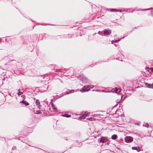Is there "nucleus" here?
I'll return each mask as SVG.
<instances>
[{"label": "nucleus", "mask_w": 153, "mask_h": 153, "mask_svg": "<svg viewBox=\"0 0 153 153\" xmlns=\"http://www.w3.org/2000/svg\"><path fill=\"white\" fill-rule=\"evenodd\" d=\"M136 150H137V151L138 152H139L140 150V147L138 146L136 147Z\"/></svg>", "instance_id": "nucleus-15"}, {"label": "nucleus", "mask_w": 153, "mask_h": 153, "mask_svg": "<svg viewBox=\"0 0 153 153\" xmlns=\"http://www.w3.org/2000/svg\"><path fill=\"white\" fill-rule=\"evenodd\" d=\"M37 111V112H36L37 114H40V111Z\"/></svg>", "instance_id": "nucleus-26"}, {"label": "nucleus", "mask_w": 153, "mask_h": 153, "mask_svg": "<svg viewBox=\"0 0 153 153\" xmlns=\"http://www.w3.org/2000/svg\"><path fill=\"white\" fill-rule=\"evenodd\" d=\"M22 103L23 104L25 105V106L28 105H29V104L27 102H26L24 100H23L22 101H21L20 102V103Z\"/></svg>", "instance_id": "nucleus-11"}, {"label": "nucleus", "mask_w": 153, "mask_h": 153, "mask_svg": "<svg viewBox=\"0 0 153 153\" xmlns=\"http://www.w3.org/2000/svg\"><path fill=\"white\" fill-rule=\"evenodd\" d=\"M111 33V31L109 30H104V34L105 36Z\"/></svg>", "instance_id": "nucleus-5"}, {"label": "nucleus", "mask_w": 153, "mask_h": 153, "mask_svg": "<svg viewBox=\"0 0 153 153\" xmlns=\"http://www.w3.org/2000/svg\"><path fill=\"white\" fill-rule=\"evenodd\" d=\"M151 69H152V70H151L152 71H153V68H152Z\"/></svg>", "instance_id": "nucleus-27"}, {"label": "nucleus", "mask_w": 153, "mask_h": 153, "mask_svg": "<svg viewBox=\"0 0 153 153\" xmlns=\"http://www.w3.org/2000/svg\"><path fill=\"white\" fill-rule=\"evenodd\" d=\"M117 105V104H116V105H115V106H114V107H113V108H114V107H116V106Z\"/></svg>", "instance_id": "nucleus-29"}, {"label": "nucleus", "mask_w": 153, "mask_h": 153, "mask_svg": "<svg viewBox=\"0 0 153 153\" xmlns=\"http://www.w3.org/2000/svg\"><path fill=\"white\" fill-rule=\"evenodd\" d=\"M125 98V96H124L123 95L121 96V99H123V100H124Z\"/></svg>", "instance_id": "nucleus-21"}, {"label": "nucleus", "mask_w": 153, "mask_h": 153, "mask_svg": "<svg viewBox=\"0 0 153 153\" xmlns=\"http://www.w3.org/2000/svg\"><path fill=\"white\" fill-rule=\"evenodd\" d=\"M110 11L113 12H121L122 11V10H117L116 9H111Z\"/></svg>", "instance_id": "nucleus-14"}, {"label": "nucleus", "mask_w": 153, "mask_h": 153, "mask_svg": "<svg viewBox=\"0 0 153 153\" xmlns=\"http://www.w3.org/2000/svg\"><path fill=\"white\" fill-rule=\"evenodd\" d=\"M147 10V9H144V10Z\"/></svg>", "instance_id": "nucleus-30"}, {"label": "nucleus", "mask_w": 153, "mask_h": 153, "mask_svg": "<svg viewBox=\"0 0 153 153\" xmlns=\"http://www.w3.org/2000/svg\"><path fill=\"white\" fill-rule=\"evenodd\" d=\"M117 136L116 135L114 134L111 136V139L113 140H115L117 139Z\"/></svg>", "instance_id": "nucleus-13"}, {"label": "nucleus", "mask_w": 153, "mask_h": 153, "mask_svg": "<svg viewBox=\"0 0 153 153\" xmlns=\"http://www.w3.org/2000/svg\"><path fill=\"white\" fill-rule=\"evenodd\" d=\"M23 93L22 92H21L20 91H19V93H18V95H20L21 94Z\"/></svg>", "instance_id": "nucleus-22"}, {"label": "nucleus", "mask_w": 153, "mask_h": 153, "mask_svg": "<svg viewBox=\"0 0 153 153\" xmlns=\"http://www.w3.org/2000/svg\"><path fill=\"white\" fill-rule=\"evenodd\" d=\"M133 140V138L130 136H127L125 138V141L126 143H131L132 141Z\"/></svg>", "instance_id": "nucleus-2"}, {"label": "nucleus", "mask_w": 153, "mask_h": 153, "mask_svg": "<svg viewBox=\"0 0 153 153\" xmlns=\"http://www.w3.org/2000/svg\"><path fill=\"white\" fill-rule=\"evenodd\" d=\"M132 149H133V150H136V147H132Z\"/></svg>", "instance_id": "nucleus-24"}, {"label": "nucleus", "mask_w": 153, "mask_h": 153, "mask_svg": "<svg viewBox=\"0 0 153 153\" xmlns=\"http://www.w3.org/2000/svg\"><path fill=\"white\" fill-rule=\"evenodd\" d=\"M87 120H89L91 121H92L93 120H98L99 118H94L93 117H90L89 118H86Z\"/></svg>", "instance_id": "nucleus-10"}, {"label": "nucleus", "mask_w": 153, "mask_h": 153, "mask_svg": "<svg viewBox=\"0 0 153 153\" xmlns=\"http://www.w3.org/2000/svg\"><path fill=\"white\" fill-rule=\"evenodd\" d=\"M143 126L145 127H148L149 126V124L148 123H146V124H143Z\"/></svg>", "instance_id": "nucleus-19"}, {"label": "nucleus", "mask_w": 153, "mask_h": 153, "mask_svg": "<svg viewBox=\"0 0 153 153\" xmlns=\"http://www.w3.org/2000/svg\"><path fill=\"white\" fill-rule=\"evenodd\" d=\"M36 105L37 106V107L40 106V103L38 100H36Z\"/></svg>", "instance_id": "nucleus-12"}, {"label": "nucleus", "mask_w": 153, "mask_h": 153, "mask_svg": "<svg viewBox=\"0 0 153 153\" xmlns=\"http://www.w3.org/2000/svg\"><path fill=\"white\" fill-rule=\"evenodd\" d=\"M1 39H0V42H1Z\"/></svg>", "instance_id": "nucleus-32"}, {"label": "nucleus", "mask_w": 153, "mask_h": 153, "mask_svg": "<svg viewBox=\"0 0 153 153\" xmlns=\"http://www.w3.org/2000/svg\"><path fill=\"white\" fill-rule=\"evenodd\" d=\"M120 39H119V40H117L115 41H112V42L111 43L113 44L114 42L117 43L118 42H119L120 41Z\"/></svg>", "instance_id": "nucleus-17"}, {"label": "nucleus", "mask_w": 153, "mask_h": 153, "mask_svg": "<svg viewBox=\"0 0 153 153\" xmlns=\"http://www.w3.org/2000/svg\"><path fill=\"white\" fill-rule=\"evenodd\" d=\"M100 141L101 142H108V139L105 137H102L100 138Z\"/></svg>", "instance_id": "nucleus-4"}, {"label": "nucleus", "mask_w": 153, "mask_h": 153, "mask_svg": "<svg viewBox=\"0 0 153 153\" xmlns=\"http://www.w3.org/2000/svg\"><path fill=\"white\" fill-rule=\"evenodd\" d=\"M93 87V85L85 86L80 90V91L82 92H85L88 91L90 88H92Z\"/></svg>", "instance_id": "nucleus-1"}, {"label": "nucleus", "mask_w": 153, "mask_h": 153, "mask_svg": "<svg viewBox=\"0 0 153 153\" xmlns=\"http://www.w3.org/2000/svg\"><path fill=\"white\" fill-rule=\"evenodd\" d=\"M71 117V115L66 114V115H65V117Z\"/></svg>", "instance_id": "nucleus-20"}, {"label": "nucleus", "mask_w": 153, "mask_h": 153, "mask_svg": "<svg viewBox=\"0 0 153 153\" xmlns=\"http://www.w3.org/2000/svg\"><path fill=\"white\" fill-rule=\"evenodd\" d=\"M51 106L54 110H56V109L55 108V107L54 105L53 104H51Z\"/></svg>", "instance_id": "nucleus-18"}, {"label": "nucleus", "mask_w": 153, "mask_h": 153, "mask_svg": "<svg viewBox=\"0 0 153 153\" xmlns=\"http://www.w3.org/2000/svg\"><path fill=\"white\" fill-rule=\"evenodd\" d=\"M112 91L114 92L115 91L117 93H119L121 92V90L120 89L117 88H113L112 89Z\"/></svg>", "instance_id": "nucleus-9"}, {"label": "nucleus", "mask_w": 153, "mask_h": 153, "mask_svg": "<svg viewBox=\"0 0 153 153\" xmlns=\"http://www.w3.org/2000/svg\"><path fill=\"white\" fill-rule=\"evenodd\" d=\"M101 116L100 114H94L92 115V116L94 117V118H98L99 120L101 117H100Z\"/></svg>", "instance_id": "nucleus-7"}, {"label": "nucleus", "mask_w": 153, "mask_h": 153, "mask_svg": "<svg viewBox=\"0 0 153 153\" xmlns=\"http://www.w3.org/2000/svg\"><path fill=\"white\" fill-rule=\"evenodd\" d=\"M66 115V114H62L61 115V116H62L63 117H65V115Z\"/></svg>", "instance_id": "nucleus-25"}, {"label": "nucleus", "mask_w": 153, "mask_h": 153, "mask_svg": "<svg viewBox=\"0 0 153 153\" xmlns=\"http://www.w3.org/2000/svg\"><path fill=\"white\" fill-rule=\"evenodd\" d=\"M122 110L121 109H120L119 110H117L115 111V113L116 114H118L119 115H121L123 114V112H122Z\"/></svg>", "instance_id": "nucleus-6"}, {"label": "nucleus", "mask_w": 153, "mask_h": 153, "mask_svg": "<svg viewBox=\"0 0 153 153\" xmlns=\"http://www.w3.org/2000/svg\"><path fill=\"white\" fill-rule=\"evenodd\" d=\"M99 33H100V31H99L98 33L99 34Z\"/></svg>", "instance_id": "nucleus-31"}, {"label": "nucleus", "mask_w": 153, "mask_h": 153, "mask_svg": "<svg viewBox=\"0 0 153 153\" xmlns=\"http://www.w3.org/2000/svg\"><path fill=\"white\" fill-rule=\"evenodd\" d=\"M74 92V91L73 90H71V91H67V94H69L70 93H73V92Z\"/></svg>", "instance_id": "nucleus-16"}, {"label": "nucleus", "mask_w": 153, "mask_h": 153, "mask_svg": "<svg viewBox=\"0 0 153 153\" xmlns=\"http://www.w3.org/2000/svg\"><path fill=\"white\" fill-rule=\"evenodd\" d=\"M105 92H109V91H105Z\"/></svg>", "instance_id": "nucleus-28"}, {"label": "nucleus", "mask_w": 153, "mask_h": 153, "mask_svg": "<svg viewBox=\"0 0 153 153\" xmlns=\"http://www.w3.org/2000/svg\"><path fill=\"white\" fill-rule=\"evenodd\" d=\"M151 13L152 15L153 16V9L151 11Z\"/></svg>", "instance_id": "nucleus-23"}, {"label": "nucleus", "mask_w": 153, "mask_h": 153, "mask_svg": "<svg viewBox=\"0 0 153 153\" xmlns=\"http://www.w3.org/2000/svg\"><path fill=\"white\" fill-rule=\"evenodd\" d=\"M146 86L149 88H153V83L152 84H149L147 83H145Z\"/></svg>", "instance_id": "nucleus-8"}, {"label": "nucleus", "mask_w": 153, "mask_h": 153, "mask_svg": "<svg viewBox=\"0 0 153 153\" xmlns=\"http://www.w3.org/2000/svg\"><path fill=\"white\" fill-rule=\"evenodd\" d=\"M90 114L89 112H84L82 114L83 115L80 116L79 118L80 119H84L85 118L86 116H88Z\"/></svg>", "instance_id": "nucleus-3"}]
</instances>
